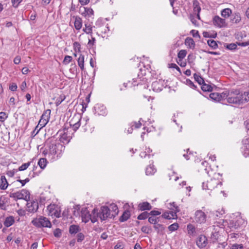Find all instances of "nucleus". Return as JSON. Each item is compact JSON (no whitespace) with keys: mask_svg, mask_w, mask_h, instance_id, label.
<instances>
[{"mask_svg":"<svg viewBox=\"0 0 249 249\" xmlns=\"http://www.w3.org/2000/svg\"><path fill=\"white\" fill-rule=\"evenodd\" d=\"M221 175L220 173H214V177L206 183H202V188L204 190L214 189L217 185H222Z\"/></svg>","mask_w":249,"mask_h":249,"instance_id":"nucleus-3","label":"nucleus"},{"mask_svg":"<svg viewBox=\"0 0 249 249\" xmlns=\"http://www.w3.org/2000/svg\"><path fill=\"white\" fill-rule=\"evenodd\" d=\"M109 209H110V212H111L112 216L114 217L118 214L119 210L117 205L115 204H111Z\"/></svg>","mask_w":249,"mask_h":249,"instance_id":"nucleus-24","label":"nucleus"},{"mask_svg":"<svg viewBox=\"0 0 249 249\" xmlns=\"http://www.w3.org/2000/svg\"><path fill=\"white\" fill-rule=\"evenodd\" d=\"M207 43L210 47H212L214 49L217 48L218 47L217 43L215 41L213 40H208L207 41Z\"/></svg>","mask_w":249,"mask_h":249,"instance_id":"nucleus-40","label":"nucleus"},{"mask_svg":"<svg viewBox=\"0 0 249 249\" xmlns=\"http://www.w3.org/2000/svg\"><path fill=\"white\" fill-rule=\"evenodd\" d=\"M78 65L80 68L81 71L84 70V56L82 54H80L78 58Z\"/></svg>","mask_w":249,"mask_h":249,"instance_id":"nucleus-27","label":"nucleus"},{"mask_svg":"<svg viewBox=\"0 0 249 249\" xmlns=\"http://www.w3.org/2000/svg\"><path fill=\"white\" fill-rule=\"evenodd\" d=\"M53 235L55 237H60L62 235L61 230L58 228L56 229L53 231Z\"/></svg>","mask_w":249,"mask_h":249,"instance_id":"nucleus-47","label":"nucleus"},{"mask_svg":"<svg viewBox=\"0 0 249 249\" xmlns=\"http://www.w3.org/2000/svg\"><path fill=\"white\" fill-rule=\"evenodd\" d=\"M178 227V224L177 223H175L170 225L168 227V229L170 231L172 232L177 230Z\"/></svg>","mask_w":249,"mask_h":249,"instance_id":"nucleus-41","label":"nucleus"},{"mask_svg":"<svg viewBox=\"0 0 249 249\" xmlns=\"http://www.w3.org/2000/svg\"><path fill=\"white\" fill-rule=\"evenodd\" d=\"M81 217L82 221L85 223L88 222L89 220H90L92 223H93L97 221L95 214H93V215H92L91 214L89 213V212L86 208H83L82 209Z\"/></svg>","mask_w":249,"mask_h":249,"instance_id":"nucleus-7","label":"nucleus"},{"mask_svg":"<svg viewBox=\"0 0 249 249\" xmlns=\"http://www.w3.org/2000/svg\"><path fill=\"white\" fill-rule=\"evenodd\" d=\"M17 181L21 183V186H23L26 183L30 181V179L27 178L24 180L18 179Z\"/></svg>","mask_w":249,"mask_h":249,"instance_id":"nucleus-56","label":"nucleus"},{"mask_svg":"<svg viewBox=\"0 0 249 249\" xmlns=\"http://www.w3.org/2000/svg\"><path fill=\"white\" fill-rule=\"evenodd\" d=\"M236 47H237V46L234 43H231V44L227 45V48L229 50H231L235 49L236 48Z\"/></svg>","mask_w":249,"mask_h":249,"instance_id":"nucleus-57","label":"nucleus"},{"mask_svg":"<svg viewBox=\"0 0 249 249\" xmlns=\"http://www.w3.org/2000/svg\"><path fill=\"white\" fill-rule=\"evenodd\" d=\"M130 216V212L129 211H125L121 216L119 218L120 222H124L128 220Z\"/></svg>","mask_w":249,"mask_h":249,"instance_id":"nucleus-25","label":"nucleus"},{"mask_svg":"<svg viewBox=\"0 0 249 249\" xmlns=\"http://www.w3.org/2000/svg\"><path fill=\"white\" fill-rule=\"evenodd\" d=\"M89 119H87V118H80L79 121L75 123L74 124H73V129L74 131H76L78 129V128L79 127V126H80V124L82 123L83 122H85V124H86V122H87V121Z\"/></svg>","mask_w":249,"mask_h":249,"instance_id":"nucleus-22","label":"nucleus"},{"mask_svg":"<svg viewBox=\"0 0 249 249\" xmlns=\"http://www.w3.org/2000/svg\"><path fill=\"white\" fill-rule=\"evenodd\" d=\"M47 210L50 215H53L57 217L60 216V213L56 210V206L54 204H50L48 206Z\"/></svg>","mask_w":249,"mask_h":249,"instance_id":"nucleus-16","label":"nucleus"},{"mask_svg":"<svg viewBox=\"0 0 249 249\" xmlns=\"http://www.w3.org/2000/svg\"><path fill=\"white\" fill-rule=\"evenodd\" d=\"M73 18H75L74 22V27L76 30H79L82 26V19L79 17H73Z\"/></svg>","mask_w":249,"mask_h":249,"instance_id":"nucleus-20","label":"nucleus"},{"mask_svg":"<svg viewBox=\"0 0 249 249\" xmlns=\"http://www.w3.org/2000/svg\"><path fill=\"white\" fill-rule=\"evenodd\" d=\"M7 118V115L5 112H0V121L1 122H4Z\"/></svg>","mask_w":249,"mask_h":249,"instance_id":"nucleus-49","label":"nucleus"},{"mask_svg":"<svg viewBox=\"0 0 249 249\" xmlns=\"http://www.w3.org/2000/svg\"><path fill=\"white\" fill-rule=\"evenodd\" d=\"M149 213V215H151L154 216L160 215L161 213L158 211L153 210L151 211L150 213Z\"/></svg>","mask_w":249,"mask_h":249,"instance_id":"nucleus-58","label":"nucleus"},{"mask_svg":"<svg viewBox=\"0 0 249 249\" xmlns=\"http://www.w3.org/2000/svg\"><path fill=\"white\" fill-rule=\"evenodd\" d=\"M43 154L53 161L58 160L64 151L65 146L54 138L47 140Z\"/></svg>","mask_w":249,"mask_h":249,"instance_id":"nucleus-1","label":"nucleus"},{"mask_svg":"<svg viewBox=\"0 0 249 249\" xmlns=\"http://www.w3.org/2000/svg\"><path fill=\"white\" fill-rule=\"evenodd\" d=\"M8 185L7 179L4 176L0 177V188L1 190H5Z\"/></svg>","mask_w":249,"mask_h":249,"instance_id":"nucleus-23","label":"nucleus"},{"mask_svg":"<svg viewBox=\"0 0 249 249\" xmlns=\"http://www.w3.org/2000/svg\"><path fill=\"white\" fill-rule=\"evenodd\" d=\"M243 97L245 103H247L249 101V90L245 92H242Z\"/></svg>","mask_w":249,"mask_h":249,"instance_id":"nucleus-43","label":"nucleus"},{"mask_svg":"<svg viewBox=\"0 0 249 249\" xmlns=\"http://www.w3.org/2000/svg\"><path fill=\"white\" fill-rule=\"evenodd\" d=\"M207 215L201 210H197L195 214V221L199 224H203L206 221Z\"/></svg>","mask_w":249,"mask_h":249,"instance_id":"nucleus-10","label":"nucleus"},{"mask_svg":"<svg viewBox=\"0 0 249 249\" xmlns=\"http://www.w3.org/2000/svg\"><path fill=\"white\" fill-rule=\"evenodd\" d=\"M224 94V91L221 93H219L217 92H213L211 93L210 94V98L215 101L220 102L223 101V104L225 103V97H224L223 94Z\"/></svg>","mask_w":249,"mask_h":249,"instance_id":"nucleus-15","label":"nucleus"},{"mask_svg":"<svg viewBox=\"0 0 249 249\" xmlns=\"http://www.w3.org/2000/svg\"><path fill=\"white\" fill-rule=\"evenodd\" d=\"M231 14V10L229 8H225L221 11V16L225 18H228Z\"/></svg>","mask_w":249,"mask_h":249,"instance_id":"nucleus-35","label":"nucleus"},{"mask_svg":"<svg viewBox=\"0 0 249 249\" xmlns=\"http://www.w3.org/2000/svg\"><path fill=\"white\" fill-rule=\"evenodd\" d=\"M186 84L194 89H196V86L195 85L193 82L190 79L186 80Z\"/></svg>","mask_w":249,"mask_h":249,"instance_id":"nucleus-52","label":"nucleus"},{"mask_svg":"<svg viewBox=\"0 0 249 249\" xmlns=\"http://www.w3.org/2000/svg\"><path fill=\"white\" fill-rule=\"evenodd\" d=\"M8 198L5 196H0V209L2 210H6L8 205L7 203L8 202Z\"/></svg>","mask_w":249,"mask_h":249,"instance_id":"nucleus-17","label":"nucleus"},{"mask_svg":"<svg viewBox=\"0 0 249 249\" xmlns=\"http://www.w3.org/2000/svg\"><path fill=\"white\" fill-rule=\"evenodd\" d=\"M148 222L153 224H156L158 222L157 219L154 216L148 217Z\"/></svg>","mask_w":249,"mask_h":249,"instance_id":"nucleus-53","label":"nucleus"},{"mask_svg":"<svg viewBox=\"0 0 249 249\" xmlns=\"http://www.w3.org/2000/svg\"><path fill=\"white\" fill-rule=\"evenodd\" d=\"M93 214H95V216L100 218L102 220H105L107 218H111L114 217L112 216V213L110 212V209L107 206H102L101 208V210L99 212H98V210L96 209H94L92 212Z\"/></svg>","mask_w":249,"mask_h":249,"instance_id":"nucleus-4","label":"nucleus"},{"mask_svg":"<svg viewBox=\"0 0 249 249\" xmlns=\"http://www.w3.org/2000/svg\"><path fill=\"white\" fill-rule=\"evenodd\" d=\"M47 163L48 161L45 158H41L38 162V164L40 168L43 169L46 167Z\"/></svg>","mask_w":249,"mask_h":249,"instance_id":"nucleus-34","label":"nucleus"},{"mask_svg":"<svg viewBox=\"0 0 249 249\" xmlns=\"http://www.w3.org/2000/svg\"><path fill=\"white\" fill-rule=\"evenodd\" d=\"M140 78H134L133 79V83L132 84L133 86H138L139 84H140Z\"/></svg>","mask_w":249,"mask_h":249,"instance_id":"nucleus-60","label":"nucleus"},{"mask_svg":"<svg viewBox=\"0 0 249 249\" xmlns=\"http://www.w3.org/2000/svg\"><path fill=\"white\" fill-rule=\"evenodd\" d=\"M187 230L188 234L190 235H194L196 233V228L193 225L191 224H189L187 225Z\"/></svg>","mask_w":249,"mask_h":249,"instance_id":"nucleus-29","label":"nucleus"},{"mask_svg":"<svg viewBox=\"0 0 249 249\" xmlns=\"http://www.w3.org/2000/svg\"><path fill=\"white\" fill-rule=\"evenodd\" d=\"M152 206L150 204L147 202L140 203L138 205V209L141 211L145 210H150Z\"/></svg>","mask_w":249,"mask_h":249,"instance_id":"nucleus-18","label":"nucleus"},{"mask_svg":"<svg viewBox=\"0 0 249 249\" xmlns=\"http://www.w3.org/2000/svg\"><path fill=\"white\" fill-rule=\"evenodd\" d=\"M156 171V170L154 167L153 165H150L146 168L145 173L147 175H152L154 174Z\"/></svg>","mask_w":249,"mask_h":249,"instance_id":"nucleus-32","label":"nucleus"},{"mask_svg":"<svg viewBox=\"0 0 249 249\" xmlns=\"http://www.w3.org/2000/svg\"><path fill=\"white\" fill-rule=\"evenodd\" d=\"M26 211L31 213H34L37 211L38 209V204L37 201L33 200L27 201Z\"/></svg>","mask_w":249,"mask_h":249,"instance_id":"nucleus-12","label":"nucleus"},{"mask_svg":"<svg viewBox=\"0 0 249 249\" xmlns=\"http://www.w3.org/2000/svg\"><path fill=\"white\" fill-rule=\"evenodd\" d=\"M149 216V213L147 212H144L139 214L137 217L139 220H144L147 218Z\"/></svg>","mask_w":249,"mask_h":249,"instance_id":"nucleus-38","label":"nucleus"},{"mask_svg":"<svg viewBox=\"0 0 249 249\" xmlns=\"http://www.w3.org/2000/svg\"><path fill=\"white\" fill-rule=\"evenodd\" d=\"M165 83L164 80L160 79L155 81H153L152 83V88L153 91L156 92H160L162 90L163 88L165 87Z\"/></svg>","mask_w":249,"mask_h":249,"instance_id":"nucleus-9","label":"nucleus"},{"mask_svg":"<svg viewBox=\"0 0 249 249\" xmlns=\"http://www.w3.org/2000/svg\"><path fill=\"white\" fill-rule=\"evenodd\" d=\"M193 9L195 12L197 13H199L201 11L199 3L197 0H194L193 1Z\"/></svg>","mask_w":249,"mask_h":249,"instance_id":"nucleus-33","label":"nucleus"},{"mask_svg":"<svg viewBox=\"0 0 249 249\" xmlns=\"http://www.w3.org/2000/svg\"><path fill=\"white\" fill-rule=\"evenodd\" d=\"M141 231L145 233L148 234L151 231V229L147 226H142L141 228Z\"/></svg>","mask_w":249,"mask_h":249,"instance_id":"nucleus-48","label":"nucleus"},{"mask_svg":"<svg viewBox=\"0 0 249 249\" xmlns=\"http://www.w3.org/2000/svg\"><path fill=\"white\" fill-rule=\"evenodd\" d=\"M85 9V13L86 15H88L89 16H90L93 15L94 12L92 9L90 8H86L84 7Z\"/></svg>","mask_w":249,"mask_h":249,"instance_id":"nucleus-45","label":"nucleus"},{"mask_svg":"<svg viewBox=\"0 0 249 249\" xmlns=\"http://www.w3.org/2000/svg\"><path fill=\"white\" fill-rule=\"evenodd\" d=\"M18 171L17 170H11V171H9L7 173V175L9 176V177H13L15 173Z\"/></svg>","mask_w":249,"mask_h":249,"instance_id":"nucleus-59","label":"nucleus"},{"mask_svg":"<svg viewBox=\"0 0 249 249\" xmlns=\"http://www.w3.org/2000/svg\"><path fill=\"white\" fill-rule=\"evenodd\" d=\"M68 130L64 128L63 130L58 131L57 134H59V141L64 144L68 143L71 139V136L68 134Z\"/></svg>","mask_w":249,"mask_h":249,"instance_id":"nucleus-8","label":"nucleus"},{"mask_svg":"<svg viewBox=\"0 0 249 249\" xmlns=\"http://www.w3.org/2000/svg\"><path fill=\"white\" fill-rule=\"evenodd\" d=\"M77 241L78 242H81L84 240L85 238V236L82 233H78L77 235Z\"/></svg>","mask_w":249,"mask_h":249,"instance_id":"nucleus-50","label":"nucleus"},{"mask_svg":"<svg viewBox=\"0 0 249 249\" xmlns=\"http://www.w3.org/2000/svg\"><path fill=\"white\" fill-rule=\"evenodd\" d=\"M94 113L97 115L105 116L107 114V110L106 107L102 105H96L94 107Z\"/></svg>","mask_w":249,"mask_h":249,"instance_id":"nucleus-14","label":"nucleus"},{"mask_svg":"<svg viewBox=\"0 0 249 249\" xmlns=\"http://www.w3.org/2000/svg\"><path fill=\"white\" fill-rule=\"evenodd\" d=\"M48 123V121L44 120H42L41 119H40L39 121L38 125L36 126V129H37L39 126H40V127L39 129H38L37 131H36L35 135L37 134L38 133V131H39V130L41 128L44 127Z\"/></svg>","mask_w":249,"mask_h":249,"instance_id":"nucleus-31","label":"nucleus"},{"mask_svg":"<svg viewBox=\"0 0 249 249\" xmlns=\"http://www.w3.org/2000/svg\"><path fill=\"white\" fill-rule=\"evenodd\" d=\"M201 89L204 91H211L213 89L212 87L209 85L205 84L204 82L203 84H201Z\"/></svg>","mask_w":249,"mask_h":249,"instance_id":"nucleus-36","label":"nucleus"},{"mask_svg":"<svg viewBox=\"0 0 249 249\" xmlns=\"http://www.w3.org/2000/svg\"><path fill=\"white\" fill-rule=\"evenodd\" d=\"M213 23L214 26L219 28L226 27L227 25L225 19L221 18L218 16H215L213 18Z\"/></svg>","mask_w":249,"mask_h":249,"instance_id":"nucleus-11","label":"nucleus"},{"mask_svg":"<svg viewBox=\"0 0 249 249\" xmlns=\"http://www.w3.org/2000/svg\"><path fill=\"white\" fill-rule=\"evenodd\" d=\"M51 110L48 109L46 110L43 113V114L41 115V118L42 120H44L45 121H47L49 122L50 117V114H51Z\"/></svg>","mask_w":249,"mask_h":249,"instance_id":"nucleus-28","label":"nucleus"},{"mask_svg":"<svg viewBox=\"0 0 249 249\" xmlns=\"http://www.w3.org/2000/svg\"><path fill=\"white\" fill-rule=\"evenodd\" d=\"M243 248L242 245L234 244L232 246L231 249H243Z\"/></svg>","mask_w":249,"mask_h":249,"instance_id":"nucleus-62","label":"nucleus"},{"mask_svg":"<svg viewBox=\"0 0 249 249\" xmlns=\"http://www.w3.org/2000/svg\"><path fill=\"white\" fill-rule=\"evenodd\" d=\"M185 44L190 49H194L195 47V43L194 39L191 37H187L185 40Z\"/></svg>","mask_w":249,"mask_h":249,"instance_id":"nucleus-21","label":"nucleus"},{"mask_svg":"<svg viewBox=\"0 0 249 249\" xmlns=\"http://www.w3.org/2000/svg\"><path fill=\"white\" fill-rule=\"evenodd\" d=\"M80 230L79 227L78 225H72L69 228V232L71 234H75Z\"/></svg>","mask_w":249,"mask_h":249,"instance_id":"nucleus-30","label":"nucleus"},{"mask_svg":"<svg viewBox=\"0 0 249 249\" xmlns=\"http://www.w3.org/2000/svg\"><path fill=\"white\" fill-rule=\"evenodd\" d=\"M196 244L200 249L205 248L208 244V239L204 235H200L196 239Z\"/></svg>","mask_w":249,"mask_h":249,"instance_id":"nucleus-13","label":"nucleus"},{"mask_svg":"<svg viewBox=\"0 0 249 249\" xmlns=\"http://www.w3.org/2000/svg\"><path fill=\"white\" fill-rule=\"evenodd\" d=\"M223 96L225 97V101H226L229 104L236 105H242L245 104L242 92L238 89H232L225 91Z\"/></svg>","mask_w":249,"mask_h":249,"instance_id":"nucleus-2","label":"nucleus"},{"mask_svg":"<svg viewBox=\"0 0 249 249\" xmlns=\"http://www.w3.org/2000/svg\"><path fill=\"white\" fill-rule=\"evenodd\" d=\"M30 193L29 191L26 189H22L13 193H11L10 197L15 199H24L27 201L30 198Z\"/></svg>","mask_w":249,"mask_h":249,"instance_id":"nucleus-5","label":"nucleus"},{"mask_svg":"<svg viewBox=\"0 0 249 249\" xmlns=\"http://www.w3.org/2000/svg\"><path fill=\"white\" fill-rule=\"evenodd\" d=\"M95 38L94 37H92V36H91V39H89V42L88 43L89 46L90 47H92L95 43Z\"/></svg>","mask_w":249,"mask_h":249,"instance_id":"nucleus-54","label":"nucleus"},{"mask_svg":"<svg viewBox=\"0 0 249 249\" xmlns=\"http://www.w3.org/2000/svg\"><path fill=\"white\" fill-rule=\"evenodd\" d=\"M93 27H94V26H93ZM92 28L93 27L90 24L85 23V28H83V31L87 34H89L91 36L92 34Z\"/></svg>","mask_w":249,"mask_h":249,"instance_id":"nucleus-26","label":"nucleus"},{"mask_svg":"<svg viewBox=\"0 0 249 249\" xmlns=\"http://www.w3.org/2000/svg\"><path fill=\"white\" fill-rule=\"evenodd\" d=\"M194 77L195 80L199 84L201 85L203 84L204 81L202 77L198 74L195 73L194 74Z\"/></svg>","mask_w":249,"mask_h":249,"instance_id":"nucleus-37","label":"nucleus"},{"mask_svg":"<svg viewBox=\"0 0 249 249\" xmlns=\"http://www.w3.org/2000/svg\"><path fill=\"white\" fill-rule=\"evenodd\" d=\"M11 1L13 6L15 7H17L22 0H11Z\"/></svg>","mask_w":249,"mask_h":249,"instance_id":"nucleus-55","label":"nucleus"},{"mask_svg":"<svg viewBox=\"0 0 249 249\" xmlns=\"http://www.w3.org/2000/svg\"><path fill=\"white\" fill-rule=\"evenodd\" d=\"M231 20L232 22L234 23H239L241 20V18L240 17V14L239 13L235 14L234 17Z\"/></svg>","mask_w":249,"mask_h":249,"instance_id":"nucleus-42","label":"nucleus"},{"mask_svg":"<svg viewBox=\"0 0 249 249\" xmlns=\"http://www.w3.org/2000/svg\"><path fill=\"white\" fill-rule=\"evenodd\" d=\"M30 162L25 163L19 167L18 170V171L25 170L30 166Z\"/></svg>","mask_w":249,"mask_h":249,"instance_id":"nucleus-44","label":"nucleus"},{"mask_svg":"<svg viewBox=\"0 0 249 249\" xmlns=\"http://www.w3.org/2000/svg\"><path fill=\"white\" fill-rule=\"evenodd\" d=\"M72 58L71 56L69 55H66L65 56L64 60H63V63L65 65L68 64L72 61Z\"/></svg>","mask_w":249,"mask_h":249,"instance_id":"nucleus-46","label":"nucleus"},{"mask_svg":"<svg viewBox=\"0 0 249 249\" xmlns=\"http://www.w3.org/2000/svg\"><path fill=\"white\" fill-rule=\"evenodd\" d=\"M15 222V218L13 216H9L5 218L3 222L5 227L8 228L12 226Z\"/></svg>","mask_w":249,"mask_h":249,"instance_id":"nucleus-19","label":"nucleus"},{"mask_svg":"<svg viewBox=\"0 0 249 249\" xmlns=\"http://www.w3.org/2000/svg\"><path fill=\"white\" fill-rule=\"evenodd\" d=\"M27 87V84H26V82L24 81H23L20 86V88L21 89V90L22 91H25V89Z\"/></svg>","mask_w":249,"mask_h":249,"instance_id":"nucleus-63","label":"nucleus"},{"mask_svg":"<svg viewBox=\"0 0 249 249\" xmlns=\"http://www.w3.org/2000/svg\"><path fill=\"white\" fill-rule=\"evenodd\" d=\"M140 156H141V158H145L147 157L148 158H150L151 155L147 154L146 151H143V152H142L140 153Z\"/></svg>","mask_w":249,"mask_h":249,"instance_id":"nucleus-61","label":"nucleus"},{"mask_svg":"<svg viewBox=\"0 0 249 249\" xmlns=\"http://www.w3.org/2000/svg\"><path fill=\"white\" fill-rule=\"evenodd\" d=\"M243 142L244 147H245L248 150H249V141L248 139H246L244 140Z\"/></svg>","mask_w":249,"mask_h":249,"instance_id":"nucleus-64","label":"nucleus"},{"mask_svg":"<svg viewBox=\"0 0 249 249\" xmlns=\"http://www.w3.org/2000/svg\"><path fill=\"white\" fill-rule=\"evenodd\" d=\"M18 86L15 83H12L9 86V89L12 91H15L17 90Z\"/></svg>","mask_w":249,"mask_h":249,"instance_id":"nucleus-51","label":"nucleus"},{"mask_svg":"<svg viewBox=\"0 0 249 249\" xmlns=\"http://www.w3.org/2000/svg\"><path fill=\"white\" fill-rule=\"evenodd\" d=\"M186 54L187 51L185 50H181L178 52V57L180 60H181L182 59L185 58Z\"/></svg>","mask_w":249,"mask_h":249,"instance_id":"nucleus-39","label":"nucleus"},{"mask_svg":"<svg viewBox=\"0 0 249 249\" xmlns=\"http://www.w3.org/2000/svg\"><path fill=\"white\" fill-rule=\"evenodd\" d=\"M32 223L35 226L38 228H51L52 226V224L50 220L47 218L42 216L33 220Z\"/></svg>","mask_w":249,"mask_h":249,"instance_id":"nucleus-6","label":"nucleus"}]
</instances>
